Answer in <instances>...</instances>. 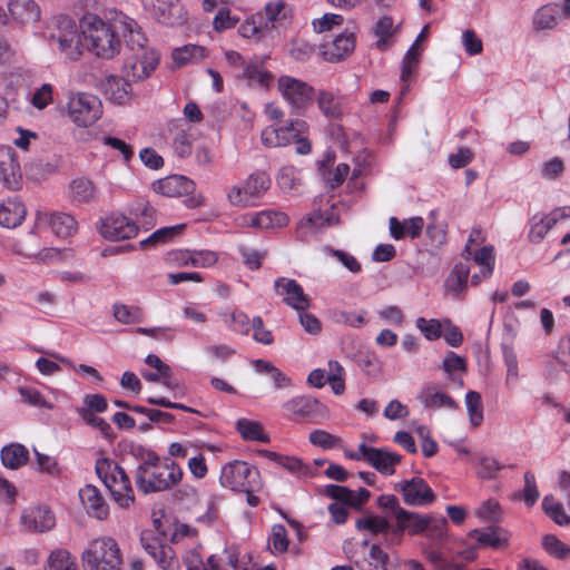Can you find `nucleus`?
I'll list each match as a JSON object with an SVG mask.
<instances>
[{
  "label": "nucleus",
  "instance_id": "nucleus-1",
  "mask_svg": "<svg viewBox=\"0 0 570 570\" xmlns=\"http://www.w3.org/2000/svg\"><path fill=\"white\" fill-rule=\"evenodd\" d=\"M81 33L89 42L91 51L102 59H111L120 52L122 35L126 46L135 49L147 41L136 20L121 11L109 9L105 18L97 14H86L81 19Z\"/></svg>",
  "mask_w": 570,
  "mask_h": 570
},
{
  "label": "nucleus",
  "instance_id": "nucleus-2",
  "mask_svg": "<svg viewBox=\"0 0 570 570\" xmlns=\"http://www.w3.org/2000/svg\"><path fill=\"white\" fill-rule=\"evenodd\" d=\"M181 468L170 458H160L153 451L144 454L135 471V485L142 494L165 492L183 479Z\"/></svg>",
  "mask_w": 570,
  "mask_h": 570
},
{
  "label": "nucleus",
  "instance_id": "nucleus-3",
  "mask_svg": "<svg viewBox=\"0 0 570 570\" xmlns=\"http://www.w3.org/2000/svg\"><path fill=\"white\" fill-rule=\"evenodd\" d=\"M49 45L69 60H78L82 55L80 31L75 20L67 16L55 17L48 26Z\"/></svg>",
  "mask_w": 570,
  "mask_h": 570
},
{
  "label": "nucleus",
  "instance_id": "nucleus-4",
  "mask_svg": "<svg viewBox=\"0 0 570 570\" xmlns=\"http://www.w3.org/2000/svg\"><path fill=\"white\" fill-rule=\"evenodd\" d=\"M85 570H121L122 559L117 542L109 537L92 540L81 554Z\"/></svg>",
  "mask_w": 570,
  "mask_h": 570
},
{
  "label": "nucleus",
  "instance_id": "nucleus-5",
  "mask_svg": "<svg viewBox=\"0 0 570 570\" xmlns=\"http://www.w3.org/2000/svg\"><path fill=\"white\" fill-rule=\"evenodd\" d=\"M219 482L233 491H257L261 488L258 470L239 460L230 461L222 468Z\"/></svg>",
  "mask_w": 570,
  "mask_h": 570
},
{
  "label": "nucleus",
  "instance_id": "nucleus-6",
  "mask_svg": "<svg viewBox=\"0 0 570 570\" xmlns=\"http://www.w3.org/2000/svg\"><path fill=\"white\" fill-rule=\"evenodd\" d=\"M67 114L77 126L89 127L94 125L102 114L101 101L98 97L87 92L75 94L69 98Z\"/></svg>",
  "mask_w": 570,
  "mask_h": 570
},
{
  "label": "nucleus",
  "instance_id": "nucleus-7",
  "mask_svg": "<svg viewBox=\"0 0 570 570\" xmlns=\"http://www.w3.org/2000/svg\"><path fill=\"white\" fill-rule=\"evenodd\" d=\"M271 187L269 176L262 170L248 176L244 186H233L227 198L235 206H247L252 199L261 198Z\"/></svg>",
  "mask_w": 570,
  "mask_h": 570
},
{
  "label": "nucleus",
  "instance_id": "nucleus-8",
  "mask_svg": "<svg viewBox=\"0 0 570 570\" xmlns=\"http://www.w3.org/2000/svg\"><path fill=\"white\" fill-rule=\"evenodd\" d=\"M146 43L130 49L134 53L127 60L124 73L127 80L132 82L148 78L159 63V55L156 50L146 47Z\"/></svg>",
  "mask_w": 570,
  "mask_h": 570
},
{
  "label": "nucleus",
  "instance_id": "nucleus-9",
  "mask_svg": "<svg viewBox=\"0 0 570 570\" xmlns=\"http://www.w3.org/2000/svg\"><path fill=\"white\" fill-rule=\"evenodd\" d=\"M146 43L130 49L134 53L127 60L124 73L127 80L132 82L148 78L159 63V55L156 50L146 47Z\"/></svg>",
  "mask_w": 570,
  "mask_h": 570
},
{
  "label": "nucleus",
  "instance_id": "nucleus-10",
  "mask_svg": "<svg viewBox=\"0 0 570 570\" xmlns=\"http://www.w3.org/2000/svg\"><path fill=\"white\" fill-rule=\"evenodd\" d=\"M403 502L411 507H425L435 500V494L431 487L422 478H412L403 480L395 484Z\"/></svg>",
  "mask_w": 570,
  "mask_h": 570
},
{
  "label": "nucleus",
  "instance_id": "nucleus-11",
  "mask_svg": "<svg viewBox=\"0 0 570 570\" xmlns=\"http://www.w3.org/2000/svg\"><path fill=\"white\" fill-rule=\"evenodd\" d=\"M277 86L284 99L295 109H304L313 100V87L299 79L282 76Z\"/></svg>",
  "mask_w": 570,
  "mask_h": 570
},
{
  "label": "nucleus",
  "instance_id": "nucleus-12",
  "mask_svg": "<svg viewBox=\"0 0 570 570\" xmlns=\"http://www.w3.org/2000/svg\"><path fill=\"white\" fill-rule=\"evenodd\" d=\"M144 550L154 559L163 570H179L180 562L175 551L168 544L153 537L150 533H142L140 538Z\"/></svg>",
  "mask_w": 570,
  "mask_h": 570
},
{
  "label": "nucleus",
  "instance_id": "nucleus-13",
  "mask_svg": "<svg viewBox=\"0 0 570 570\" xmlns=\"http://www.w3.org/2000/svg\"><path fill=\"white\" fill-rule=\"evenodd\" d=\"M285 411L289 414L311 419L313 421L323 420L328 417V409L322 404L317 399L309 395H299L283 404Z\"/></svg>",
  "mask_w": 570,
  "mask_h": 570
},
{
  "label": "nucleus",
  "instance_id": "nucleus-14",
  "mask_svg": "<svg viewBox=\"0 0 570 570\" xmlns=\"http://www.w3.org/2000/svg\"><path fill=\"white\" fill-rule=\"evenodd\" d=\"M38 227H50L59 237H68L77 232L78 224L75 217L68 213L38 210L36 214Z\"/></svg>",
  "mask_w": 570,
  "mask_h": 570
},
{
  "label": "nucleus",
  "instance_id": "nucleus-15",
  "mask_svg": "<svg viewBox=\"0 0 570 570\" xmlns=\"http://www.w3.org/2000/svg\"><path fill=\"white\" fill-rule=\"evenodd\" d=\"M305 125V121L296 119L284 127H266L261 135L262 142L269 148L287 146L303 132Z\"/></svg>",
  "mask_w": 570,
  "mask_h": 570
},
{
  "label": "nucleus",
  "instance_id": "nucleus-16",
  "mask_svg": "<svg viewBox=\"0 0 570 570\" xmlns=\"http://www.w3.org/2000/svg\"><path fill=\"white\" fill-rule=\"evenodd\" d=\"M0 178L10 190H18L22 186L21 167L14 149L10 146L0 147Z\"/></svg>",
  "mask_w": 570,
  "mask_h": 570
},
{
  "label": "nucleus",
  "instance_id": "nucleus-17",
  "mask_svg": "<svg viewBox=\"0 0 570 570\" xmlns=\"http://www.w3.org/2000/svg\"><path fill=\"white\" fill-rule=\"evenodd\" d=\"M99 233L111 240L129 239L137 235L138 226L124 215L112 214L101 222Z\"/></svg>",
  "mask_w": 570,
  "mask_h": 570
},
{
  "label": "nucleus",
  "instance_id": "nucleus-18",
  "mask_svg": "<svg viewBox=\"0 0 570 570\" xmlns=\"http://www.w3.org/2000/svg\"><path fill=\"white\" fill-rule=\"evenodd\" d=\"M274 287L276 293L283 296V302L287 306L296 311H305L311 306L309 297L295 279L279 277L275 281Z\"/></svg>",
  "mask_w": 570,
  "mask_h": 570
},
{
  "label": "nucleus",
  "instance_id": "nucleus-19",
  "mask_svg": "<svg viewBox=\"0 0 570 570\" xmlns=\"http://www.w3.org/2000/svg\"><path fill=\"white\" fill-rule=\"evenodd\" d=\"M363 454H367V463L380 473L392 475L395 472V465L401 462V455L390 451L386 448H372L361 443Z\"/></svg>",
  "mask_w": 570,
  "mask_h": 570
},
{
  "label": "nucleus",
  "instance_id": "nucleus-20",
  "mask_svg": "<svg viewBox=\"0 0 570 570\" xmlns=\"http://www.w3.org/2000/svg\"><path fill=\"white\" fill-rule=\"evenodd\" d=\"M21 524L29 532H47L56 524L52 511L46 507H32L23 511Z\"/></svg>",
  "mask_w": 570,
  "mask_h": 570
},
{
  "label": "nucleus",
  "instance_id": "nucleus-21",
  "mask_svg": "<svg viewBox=\"0 0 570 570\" xmlns=\"http://www.w3.org/2000/svg\"><path fill=\"white\" fill-rule=\"evenodd\" d=\"M426 517L419 512L407 511L404 508L399 510V514L394 518L395 528L392 530V534L402 537L404 532L410 535L424 533L428 527Z\"/></svg>",
  "mask_w": 570,
  "mask_h": 570
},
{
  "label": "nucleus",
  "instance_id": "nucleus-22",
  "mask_svg": "<svg viewBox=\"0 0 570 570\" xmlns=\"http://www.w3.org/2000/svg\"><path fill=\"white\" fill-rule=\"evenodd\" d=\"M355 48L354 33H341L332 41L322 45L321 53L328 62H338L353 52Z\"/></svg>",
  "mask_w": 570,
  "mask_h": 570
},
{
  "label": "nucleus",
  "instance_id": "nucleus-23",
  "mask_svg": "<svg viewBox=\"0 0 570 570\" xmlns=\"http://www.w3.org/2000/svg\"><path fill=\"white\" fill-rule=\"evenodd\" d=\"M79 498L87 513L98 520H104L109 514V507L99 489L87 484L79 490Z\"/></svg>",
  "mask_w": 570,
  "mask_h": 570
},
{
  "label": "nucleus",
  "instance_id": "nucleus-24",
  "mask_svg": "<svg viewBox=\"0 0 570 570\" xmlns=\"http://www.w3.org/2000/svg\"><path fill=\"white\" fill-rule=\"evenodd\" d=\"M154 188L166 197H180L194 190V181L185 176L171 175L159 179Z\"/></svg>",
  "mask_w": 570,
  "mask_h": 570
},
{
  "label": "nucleus",
  "instance_id": "nucleus-25",
  "mask_svg": "<svg viewBox=\"0 0 570 570\" xmlns=\"http://www.w3.org/2000/svg\"><path fill=\"white\" fill-rule=\"evenodd\" d=\"M9 12L13 20L21 24H31L39 21L41 10L35 0H10Z\"/></svg>",
  "mask_w": 570,
  "mask_h": 570
},
{
  "label": "nucleus",
  "instance_id": "nucleus-26",
  "mask_svg": "<svg viewBox=\"0 0 570 570\" xmlns=\"http://www.w3.org/2000/svg\"><path fill=\"white\" fill-rule=\"evenodd\" d=\"M111 469L119 474V482L107 489L110 491L114 500L121 508H127L135 501V492L129 475L120 465H112Z\"/></svg>",
  "mask_w": 570,
  "mask_h": 570
},
{
  "label": "nucleus",
  "instance_id": "nucleus-27",
  "mask_svg": "<svg viewBox=\"0 0 570 570\" xmlns=\"http://www.w3.org/2000/svg\"><path fill=\"white\" fill-rule=\"evenodd\" d=\"M69 197L75 205L91 204L98 200L99 193L90 179L80 177L70 181Z\"/></svg>",
  "mask_w": 570,
  "mask_h": 570
},
{
  "label": "nucleus",
  "instance_id": "nucleus-28",
  "mask_svg": "<svg viewBox=\"0 0 570 570\" xmlns=\"http://www.w3.org/2000/svg\"><path fill=\"white\" fill-rule=\"evenodd\" d=\"M24 205L17 198H8L0 204V225L14 228L22 223L26 216Z\"/></svg>",
  "mask_w": 570,
  "mask_h": 570
},
{
  "label": "nucleus",
  "instance_id": "nucleus-29",
  "mask_svg": "<svg viewBox=\"0 0 570 570\" xmlns=\"http://www.w3.org/2000/svg\"><path fill=\"white\" fill-rule=\"evenodd\" d=\"M469 537L483 547L501 549L508 546V533L501 528L474 529L469 532Z\"/></svg>",
  "mask_w": 570,
  "mask_h": 570
},
{
  "label": "nucleus",
  "instance_id": "nucleus-30",
  "mask_svg": "<svg viewBox=\"0 0 570 570\" xmlns=\"http://www.w3.org/2000/svg\"><path fill=\"white\" fill-rule=\"evenodd\" d=\"M247 224L255 228H279L288 224L289 217L287 214L278 210H263L261 213L250 215Z\"/></svg>",
  "mask_w": 570,
  "mask_h": 570
},
{
  "label": "nucleus",
  "instance_id": "nucleus-31",
  "mask_svg": "<svg viewBox=\"0 0 570 570\" xmlns=\"http://www.w3.org/2000/svg\"><path fill=\"white\" fill-rule=\"evenodd\" d=\"M2 464L11 470H18L29 462V450L20 443H10L2 448L1 453Z\"/></svg>",
  "mask_w": 570,
  "mask_h": 570
},
{
  "label": "nucleus",
  "instance_id": "nucleus-32",
  "mask_svg": "<svg viewBox=\"0 0 570 570\" xmlns=\"http://www.w3.org/2000/svg\"><path fill=\"white\" fill-rule=\"evenodd\" d=\"M470 275V266L466 262H459L449 274L445 286L449 293L455 298L460 297L466 289Z\"/></svg>",
  "mask_w": 570,
  "mask_h": 570
},
{
  "label": "nucleus",
  "instance_id": "nucleus-33",
  "mask_svg": "<svg viewBox=\"0 0 570 570\" xmlns=\"http://www.w3.org/2000/svg\"><path fill=\"white\" fill-rule=\"evenodd\" d=\"M130 82L125 73L124 77L109 76L105 83L106 95L111 101L121 105L130 97Z\"/></svg>",
  "mask_w": 570,
  "mask_h": 570
},
{
  "label": "nucleus",
  "instance_id": "nucleus-34",
  "mask_svg": "<svg viewBox=\"0 0 570 570\" xmlns=\"http://www.w3.org/2000/svg\"><path fill=\"white\" fill-rule=\"evenodd\" d=\"M417 397L425 409L458 407L455 401L450 395L432 386L423 389Z\"/></svg>",
  "mask_w": 570,
  "mask_h": 570
},
{
  "label": "nucleus",
  "instance_id": "nucleus-35",
  "mask_svg": "<svg viewBox=\"0 0 570 570\" xmlns=\"http://www.w3.org/2000/svg\"><path fill=\"white\" fill-rule=\"evenodd\" d=\"M317 106L321 112L332 119H337L343 114L342 99L327 90H321L317 96Z\"/></svg>",
  "mask_w": 570,
  "mask_h": 570
},
{
  "label": "nucleus",
  "instance_id": "nucleus-36",
  "mask_svg": "<svg viewBox=\"0 0 570 570\" xmlns=\"http://www.w3.org/2000/svg\"><path fill=\"white\" fill-rule=\"evenodd\" d=\"M240 77L262 87H268L272 80V75L263 67V61L258 60L246 63Z\"/></svg>",
  "mask_w": 570,
  "mask_h": 570
},
{
  "label": "nucleus",
  "instance_id": "nucleus-37",
  "mask_svg": "<svg viewBox=\"0 0 570 570\" xmlns=\"http://www.w3.org/2000/svg\"><path fill=\"white\" fill-rule=\"evenodd\" d=\"M236 430L243 439L247 441H258L267 443L269 438L264 433L262 425L256 421L239 419L236 423Z\"/></svg>",
  "mask_w": 570,
  "mask_h": 570
},
{
  "label": "nucleus",
  "instance_id": "nucleus-38",
  "mask_svg": "<svg viewBox=\"0 0 570 570\" xmlns=\"http://www.w3.org/2000/svg\"><path fill=\"white\" fill-rule=\"evenodd\" d=\"M206 56V49L196 45H187L173 51V59L181 67L188 62L200 61Z\"/></svg>",
  "mask_w": 570,
  "mask_h": 570
},
{
  "label": "nucleus",
  "instance_id": "nucleus-39",
  "mask_svg": "<svg viewBox=\"0 0 570 570\" xmlns=\"http://www.w3.org/2000/svg\"><path fill=\"white\" fill-rule=\"evenodd\" d=\"M395 31L394 22L391 17H383L381 18L375 26V35L377 37L376 47L380 50H386L389 49L393 41L392 36Z\"/></svg>",
  "mask_w": 570,
  "mask_h": 570
},
{
  "label": "nucleus",
  "instance_id": "nucleus-40",
  "mask_svg": "<svg viewBox=\"0 0 570 570\" xmlns=\"http://www.w3.org/2000/svg\"><path fill=\"white\" fill-rule=\"evenodd\" d=\"M265 13L267 18L265 27H268V23H271V28H276L277 26L283 24L289 17V10L283 0H276L267 3L265 7Z\"/></svg>",
  "mask_w": 570,
  "mask_h": 570
},
{
  "label": "nucleus",
  "instance_id": "nucleus-41",
  "mask_svg": "<svg viewBox=\"0 0 570 570\" xmlns=\"http://www.w3.org/2000/svg\"><path fill=\"white\" fill-rule=\"evenodd\" d=\"M542 510L557 524H569L570 517L564 512L563 505L552 495H546L542 500Z\"/></svg>",
  "mask_w": 570,
  "mask_h": 570
},
{
  "label": "nucleus",
  "instance_id": "nucleus-42",
  "mask_svg": "<svg viewBox=\"0 0 570 570\" xmlns=\"http://www.w3.org/2000/svg\"><path fill=\"white\" fill-rule=\"evenodd\" d=\"M325 227V217L321 213H315L303 218L296 228L297 238L306 240L308 235L316 233L318 229Z\"/></svg>",
  "mask_w": 570,
  "mask_h": 570
},
{
  "label": "nucleus",
  "instance_id": "nucleus-43",
  "mask_svg": "<svg viewBox=\"0 0 570 570\" xmlns=\"http://www.w3.org/2000/svg\"><path fill=\"white\" fill-rule=\"evenodd\" d=\"M112 315L121 324H135L142 320V311L138 306H128L116 303L112 305Z\"/></svg>",
  "mask_w": 570,
  "mask_h": 570
},
{
  "label": "nucleus",
  "instance_id": "nucleus-44",
  "mask_svg": "<svg viewBox=\"0 0 570 570\" xmlns=\"http://www.w3.org/2000/svg\"><path fill=\"white\" fill-rule=\"evenodd\" d=\"M112 465H118V463L108 458H101L96 461V473L106 488L119 482V474L111 469Z\"/></svg>",
  "mask_w": 570,
  "mask_h": 570
},
{
  "label": "nucleus",
  "instance_id": "nucleus-45",
  "mask_svg": "<svg viewBox=\"0 0 570 570\" xmlns=\"http://www.w3.org/2000/svg\"><path fill=\"white\" fill-rule=\"evenodd\" d=\"M49 570H77L75 559L66 549L52 551L48 558Z\"/></svg>",
  "mask_w": 570,
  "mask_h": 570
},
{
  "label": "nucleus",
  "instance_id": "nucleus-46",
  "mask_svg": "<svg viewBox=\"0 0 570 570\" xmlns=\"http://www.w3.org/2000/svg\"><path fill=\"white\" fill-rule=\"evenodd\" d=\"M533 23L540 30L554 28L558 23V7L549 4L541 7L533 18Z\"/></svg>",
  "mask_w": 570,
  "mask_h": 570
},
{
  "label": "nucleus",
  "instance_id": "nucleus-47",
  "mask_svg": "<svg viewBox=\"0 0 570 570\" xmlns=\"http://www.w3.org/2000/svg\"><path fill=\"white\" fill-rule=\"evenodd\" d=\"M344 377L345 371L343 366L337 361H330L326 381L336 395H341L345 391Z\"/></svg>",
  "mask_w": 570,
  "mask_h": 570
},
{
  "label": "nucleus",
  "instance_id": "nucleus-48",
  "mask_svg": "<svg viewBox=\"0 0 570 570\" xmlns=\"http://www.w3.org/2000/svg\"><path fill=\"white\" fill-rule=\"evenodd\" d=\"M356 528L358 530H366L372 534L387 533L390 531V522L382 517L367 515L360 518L356 521Z\"/></svg>",
  "mask_w": 570,
  "mask_h": 570
},
{
  "label": "nucleus",
  "instance_id": "nucleus-49",
  "mask_svg": "<svg viewBox=\"0 0 570 570\" xmlns=\"http://www.w3.org/2000/svg\"><path fill=\"white\" fill-rule=\"evenodd\" d=\"M473 262L482 268L483 277H490L494 267V254L492 246H483L476 250H472Z\"/></svg>",
  "mask_w": 570,
  "mask_h": 570
},
{
  "label": "nucleus",
  "instance_id": "nucleus-50",
  "mask_svg": "<svg viewBox=\"0 0 570 570\" xmlns=\"http://www.w3.org/2000/svg\"><path fill=\"white\" fill-rule=\"evenodd\" d=\"M465 404L471 424L473 426L480 425L483 420V406L480 393L469 391L465 395Z\"/></svg>",
  "mask_w": 570,
  "mask_h": 570
},
{
  "label": "nucleus",
  "instance_id": "nucleus-51",
  "mask_svg": "<svg viewBox=\"0 0 570 570\" xmlns=\"http://www.w3.org/2000/svg\"><path fill=\"white\" fill-rule=\"evenodd\" d=\"M421 52H422V48L420 47V45L413 42V45L410 47V49L406 51L404 58H403V61H402V70H401V80L406 82L414 69L416 68L419 61H420V56H421Z\"/></svg>",
  "mask_w": 570,
  "mask_h": 570
},
{
  "label": "nucleus",
  "instance_id": "nucleus-52",
  "mask_svg": "<svg viewBox=\"0 0 570 570\" xmlns=\"http://www.w3.org/2000/svg\"><path fill=\"white\" fill-rule=\"evenodd\" d=\"M184 228V224L159 228L156 232H154L149 237L141 240L140 245L145 247L149 244L155 245L160 243H167L175 238L176 236H178Z\"/></svg>",
  "mask_w": 570,
  "mask_h": 570
},
{
  "label": "nucleus",
  "instance_id": "nucleus-53",
  "mask_svg": "<svg viewBox=\"0 0 570 570\" xmlns=\"http://www.w3.org/2000/svg\"><path fill=\"white\" fill-rule=\"evenodd\" d=\"M220 315L224 322L228 324L234 332L246 335L250 331L252 323L245 313L234 311L224 312Z\"/></svg>",
  "mask_w": 570,
  "mask_h": 570
},
{
  "label": "nucleus",
  "instance_id": "nucleus-54",
  "mask_svg": "<svg viewBox=\"0 0 570 570\" xmlns=\"http://www.w3.org/2000/svg\"><path fill=\"white\" fill-rule=\"evenodd\" d=\"M131 213L137 217L146 230L153 227L156 223V210L145 200H138L134 205Z\"/></svg>",
  "mask_w": 570,
  "mask_h": 570
},
{
  "label": "nucleus",
  "instance_id": "nucleus-55",
  "mask_svg": "<svg viewBox=\"0 0 570 570\" xmlns=\"http://www.w3.org/2000/svg\"><path fill=\"white\" fill-rule=\"evenodd\" d=\"M428 527L424 533H426L428 538L434 541L435 543L441 542L446 537V528L448 521L445 518L428 515Z\"/></svg>",
  "mask_w": 570,
  "mask_h": 570
},
{
  "label": "nucleus",
  "instance_id": "nucleus-56",
  "mask_svg": "<svg viewBox=\"0 0 570 570\" xmlns=\"http://www.w3.org/2000/svg\"><path fill=\"white\" fill-rule=\"evenodd\" d=\"M78 414L81 416V419L87 425L98 429L105 438H114L111 425L102 417H99L97 413H91L88 411H78Z\"/></svg>",
  "mask_w": 570,
  "mask_h": 570
},
{
  "label": "nucleus",
  "instance_id": "nucleus-57",
  "mask_svg": "<svg viewBox=\"0 0 570 570\" xmlns=\"http://www.w3.org/2000/svg\"><path fill=\"white\" fill-rule=\"evenodd\" d=\"M542 546L548 553L558 559H564L570 556V548L553 534H546L542 539Z\"/></svg>",
  "mask_w": 570,
  "mask_h": 570
},
{
  "label": "nucleus",
  "instance_id": "nucleus-58",
  "mask_svg": "<svg viewBox=\"0 0 570 570\" xmlns=\"http://www.w3.org/2000/svg\"><path fill=\"white\" fill-rule=\"evenodd\" d=\"M308 440L313 445L320 446L324 450L333 449L341 444L340 438H337L324 430H315V431L311 432Z\"/></svg>",
  "mask_w": 570,
  "mask_h": 570
},
{
  "label": "nucleus",
  "instance_id": "nucleus-59",
  "mask_svg": "<svg viewBox=\"0 0 570 570\" xmlns=\"http://www.w3.org/2000/svg\"><path fill=\"white\" fill-rule=\"evenodd\" d=\"M269 546L274 553H283L287 551L288 539L287 531L283 524H274L269 537Z\"/></svg>",
  "mask_w": 570,
  "mask_h": 570
},
{
  "label": "nucleus",
  "instance_id": "nucleus-60",
  "mask_svg": "<svg viewBox=\"0 0 570 570\" xmlns=\"http://www.w3.org/2000/svg\"><path fill=\"white\" fill-rule=\"evenodd\" d=\"M268 458L292 473L299 475L306 473V469L304 468L302 461L295 456H285L275 452H268Z\"/></svg>",
  "mask_w": 570,
  "mask_h": 570
},
{
  "label": "nucleus",
  "instance_id": "nucleus-61",
  "mask_svg": "<svg viewBox=\"0 0 570 570\" xmlns=\"http://www.w3.org/2000/svg\"><path fill=\"white\" fill-rule=\"evenodd\" d=\"M108 409L107 399L102 394H87L83 397V405L77 410L91 413H104Z\"/></svg>",
  "mask_w": 570,
  "mask_h": 570
},
{
  "label": "nucleus",
  "instance_id": "nucleus-62",
  "mask_svg": "<svg viewBox=\"0 0 570 570\" xmlns=\"http://www.w3.org/2000/svg\"><path fill=\"white\" fill-rule=\"evenodd\" d=\"M239 21V18L230 14V10L226 7H222L218 9L213 24L216 31H223L226 29H230L236 26Z\"/></svg>",
  "mask_w": 570,
  "mask_h": 570
},
{
  "label": "nucleus",
  "instance_id": "nucleus-63",
  "mask_svg": "<svg viewBox=\"0 0 570 570\" xmlns=\"http://www.w3.org/2000/svg\"><path fill=\"white\" fill-rule=\"evenodd\" d=\"M185 255L194 267H209L217 262V255L212 250L187 252Z\"/></svg>",
  "mask_w": 570,
  "mask_h": 570
},
{
  "label": "nucleus",
  "instance_id": "nucleus-64",
  "mask_svg": "<svg viewBox=\"0 0 570 570\" xmlns=\"http://www.w3.org/2000/svg\"><path fill=\"white\" fill-rule=\"evenodd\" d=\"M187 570H222L215 556H210L205 563L198 554H191L187 559Z\"/></svg>",
  "mask_w": 570,
  "mask_h": 570
}]
</instances>
